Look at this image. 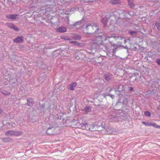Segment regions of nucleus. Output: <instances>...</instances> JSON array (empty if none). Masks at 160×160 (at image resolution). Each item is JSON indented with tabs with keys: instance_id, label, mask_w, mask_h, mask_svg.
I'll return each mask as SVG.
<instances>
[{
	"instance_id": "obj_26",
	"label": "nucleus",
	"mask_w": 160,
	"mask_h": 160,
	"mask_svg": "<svg viewBox=\"0 0 160 160\" xmlns=\"http://www.w3.org/2000/svg\"><path fill=\"white\" fill-rule=\"evenodd\" d=\"M71 42L72 43H74L75 44H76V42Z\"/></svg>"
},
{
	"instance_id": "obj_9",
	"label": "nucleus",
	"mask_w": 160,
	"mask_h": 160,
	"mask_svg": "<svg viewBox=\"0 0 160 160\" xmlns=\"http://www.w3.org/2000/svg\"><path fill=\"white\" fill-rule=\"evenodd\" d=\"M6 135H15L16 134V132L12 131H9L7 132L6 133Z\"/></svg>"
},
{
	"instance_id": "obj_2",
	"label": "nucleus",
	"mask_w": 160,
	"mask_h": 160,
	"mask_svg": "<svg viewBox=\"0 0 160 160\" xmlns=\"http://www.w3.org/2000/svg\"><path fill=\"white\" fill-rule=\"evenodd\" d=\"M102 36H98L93 40H92V43L93 44L98 45L102 44L103 43L102 40Z\"/></svg>"
},
{
	"instance_id": "obj_11",
	"label": "nucleus",
	"mask_w": 160,
	"mask_h": 160,
	"mask_svg": "<svg viewBox=\"0 0 160 160\" xmlns=\"http://www.w3.org/2000/svg\"><path fill=\"white\" fill-rule=\"evenodd\" d=\"M102 23H103L104 26H105L106 25V23L107 22V19L106 18H103L102 20Z\"/></svg>"
},
{
	"instance_id": "obj_17",
	"label": "nucleus",
	"mask_w": 160,
	"mask_h": 160,
	"mask_svg": "<svg viewBox=\"0 0 160 160\" xmlns=\"http://www.w3.org/2000/svg\"><path fill=\"white\" fill-rule=\"evenodd\" d=\"M129 5L131 8H133L134 6V5L132 2H129Z\"/></svg>"
},
{
	"instance_id": "obj_15",
	"label": "nucleus",
	"mask_w": 160,
	"mask_h": 160,
	"mask_svg": "<svg viewBox=\"0 0 160 160\" xmlns=\"http://www.w3.org/2000/svg\"><path fill=\"white\" fill-rule=\"evenodd\" d=\"M75 40H79L81 38V37L79 35H76L73 38Z\"/></svg>"
},
{
	"instance_id": "obj_10",
	"label": "nucleus",
	"mask_w": 160,
	"mask_h": 160,
	"mask_svg": "<svg viewBox=\"0 0 160 160\" xmlns=\"http://www.w3.org/2000/svg\"><path fill=\"white\" fill-rule=\"evenodd\" d=\"M10 25H11V28H13V29L16 30V31H18V28L16 27V26H14L13 24H12L11 23H8V26H10Z\"/></svg>"
},
{
	"instance_id": "obj_21",
	"label": "nucleus",
	"mask_w": 160,
	"mask_h": 160,
	"mask_svg": "<svg viewBox=\"0 0 160 160\" xmlns=\"http://www.w3.org/2000/svg\"><path fill=\"white\" fill-rule=\"evenodd\" d=\"M113 37L112 36V37H107L105 38V40H106L108 39H109Z\"/></svg>"
},
{
	"instance_id": "obj_6",
	"label": "nucleus",
	"mask_w": 160,
	"mask_h": 160,
	"mask_svg": "<svg viewBox=\"0 0 160 160\" xmlns=\"http://www.w3.org/2000/svg\"><path fill=\"white\" fill-rule=\"evenodd\" d=\"M18 15L17 14L15 15H8L6 16V17L10 19H15L17 18Z\"/></svg>"
},
{
	"instance_id": "obj_5",
	"label": "nucleus",
	"mask_w": 160,
	"mask_h": 160,
	"mask_svg": "<svg viewBox=\"0 0 160 160\" xmlns=\"http://www.w3.org/2000/svg\"><path fill=\"white\" fill-rule=\"evenodd\" d=\"M13 41L17 43L22 42L23 41V39L22 37H18L17 38L13 40Z\"/></svg>"
},
{
	"instance_id": "obj_1",
	"label": "nucleus",
	"mask_w": 160,
	"mask_h": 160,
	"mask_svg": "<svg viewBox=\"0 0 160 160\" xmlns=\"http://www.w3.org/2000/svg\"><path fill=\"white\" fill-rule=\"evenodd\" d=\"M105 122H102V123H98L97 125L94 124L89 125L87 123H83L82 127L83 129L91 131H101L105 129Z\"/></svg>"
},
{
	"instance_id": "obj_19",
	"label": "nucleus",
	"mask_w": 160,
	"mask_h": 160,
	"mask_svg": "<svg viewBox=\"0 0 160 160\" xmlns=\"http://www.w3.org/2000/svg\"><path fill=\"white\" fill-rule=\"evenodd\" d=\"M156 26L157 27V28L158 29H160V24L159 23H157L156 24Z\"/></svg>"
},
{
	"instance_id": "obj_12",
	"label": "nucleus",
	"mask_w": 160,
	"mask_h": 160,
	"mask_svg": "<svg viewBox=\"0 0 160 160\" xmlns=\"http://www.w3.org/2000/svg\"><path fill=\"white\" fill-rule=\"evenodd\" d=\"M151 126H152L153 127L155 128H159V125H158L156 123H151Z\"/></svg>"
},
{
	"instance_id": "obj_24",
	"label": "nucleus",
	"mask_w": 160,
	"mask_h": 160,
	"mask_svg": "<svg viewBox=\"0 0 160 160\" xmlns=\"http://www.w3.org/2000/svg\"><path fill=\"white\" fill-rule=\"evenodd\" d=\"M2 109H0V113H1L2 112Z\"/></svg>"
},
{
	"instance_id": "obj_16",
	"label": "nucleus",
	"mask_w": 160,
	"mask_h": 160,
	"mask_svg": "<svg viewBox=\"0 0 160 160\" xmlns=\"http://www.w3.org/2000/svg\"><path fill=\"white\" fill-rule=\"evenodd\" d=\"M2 93L5 95H9L10 94V93L9 92L4 91H2Z\"/></svg>"
},
{
	"instance_id": "obj_28",
	"label": "nucleus",
	"mask_w": 160,
	"mask_h": 160,
	"mask_svg": "<svg viewBox=\"0 0 160 160\" xmlns=\"http://www.w3.org/2000/svg\"><path fill=\"white\" fill-rule=\"evenodd\" d=\"M159 128H160V126H159Z\"/></svg>"
},
{
	"instance_id": "obj_3",
	"label": "nucleus",
	"mask_w": 160,
	"mask_h": 160,
	"mask_svg": "<svg viewBox=\"0 0 160 160\" xmlns=\"http://www.w3.org/2000/svg\"><path fill=\"white\" fill-rule=\"evenodd\" d=\"M86 28L87 30H89L90 31L92 32L94 30H95L94 32L96 33L97 32L96 30L98 29V27L96 24H93L92 25L90 24L87 26Z\"/></svg>"
},
{
	"instance_id": "obj_18",
	"label": "nucleus",
	"mask_w": 160,
	"mask_h": 160,
	"mask_svg": "<svg viewBox=\"0 0 160 160\" xmlns=\"http://www.w3.org/2000/svg\"><path fill=\"white\" fill-rule=\"evenodd\" d=\"M137 33V32L136 31H132L130 32V34L131 35H132L134 34H136Z\"/></svg>"
},
{
	"instance_id": "obj_23",
	"label": "nucleus",
	"mask_w": 160,
	"mask_h": 160,
	"mask_svg": "<svg viewBox=\"0 0 160 160\" xmlns=\"http://www.w3.org/2000/svg\"><path fill=\"white\" fill-rule=\"evenodd\" d=\"M133 88H130V91L132 90H133Z\"/></svg>"
},
{
	"instance_id": "obj_20",
	"label": "nucleus",
	"mask_w": 160,
	"mask_h": 160,
	"mask_svg": "<svg viewBox=\"0 0 160 160\" xmlns=\"http://www.w3.org/2000/svg\"><path fill=\"white\" fill-rule=\"evenodd\" d=\"M157 62L158 65H160V59H158L157 60Z\"/></svg>"
},
{
	"instance_id": "obj_22",
	"label": "nucleus",
	"mask_w": 160,
	"mask_h": 160,
	"mask_svg": "<svg viewBox=\"0 0 160 160\" xmlns=\"http://www.w3.org/2000/svg\"><path fill=\"white\" fill-rule=\"evenodd\" d=\"M105 79L107 80H109L110 79V78L108 77H105Z\"/></svg>"
},
{
	"instance_id": "obj_14",
	"label": "nucleus",
	"mask_w": 160,
	"mask_h": 160,
	"mask_svg": "<svg viewBox=\"0 0 160 160\" xmlns=\"http://www.w3.org/2000/svg\"><path fill=\"white\" fill-rule=\"evenodd\" d=\"M144 114L145 116L148 117H150L151 116V113L148 111L145 112Z\"/></svg>"
},
{
	"instance_id": "obj_27",
	"label": "nucleus",
	"mask_w": 160,
	"mask_h": 160,
	"mask_svg": "<svg viewBox=\"0 0 160 160\" xmlns=\"http://www.w3.org/2000/svg\"><path fill=\"white\" fill-rule=\"evenodd\" d=\"M10 26H9V27H10V28H11V26H12L11 25H10Z\"/></svg>"
},
{
	"instance_id": "obj_7",
	"label": "nucleus",
	"mask_w": 160,
	"mask_h": 160,
	"mask_svg": "<svg viewBox=\"0 0 160 160\" xmlns=\"http://www.w3.org/2000/svg\"><path fill=\"white\" fill-rule=\"evenodd\" d=\"M76 82H74L72 84H70L68 86V88L71 90H73L74 89V87L76 86Z\"/></svg>"
},
{
	"instance_id": "obj_25",
	"label": "nucleus",
	"mask_w": 160,
	"mask_h": 160,
	"mask_svg": "<svg viewBox=\"0 0 160 160\" xmlns=\"http://www.w3.org/2000/svg\"><path fill=\"white\" fill-rule=\"evenodd\" d=\"M112 1H113V2H114V4H115V3H116V2H116V1L115 0H113Z\"/></svg>"
},
{
	"instance_id": "obj_4",
	"label": "nucleus",
	"mask_w": 160,
	"mask_h": 160,
	"mask_svg": "<svg viewBox=\"0 0 160 160\" xmlns=\"http://www.w3.org/2000/svg\"><path fill=\"white\" fill-rule=\"evenodd\" d=\"M67 31V28L64 27H61L58 28L56 29V31L57 32H65Z\"/></svg>"
},
{
	"instance_id": "obj_13",
	"label": "nucleus",
	"mask_w": 160,
	"mask_h": 160,
	"mask_svg": "<svg viewBox=\"0 0 160 160\" xmlns=\"http://www.w3.org/2000/svg\"><path fill=\"white\" fill-rule=\"evenodd\" d=\"M142 123L146 126H151V123H149V122H142Z\"/></svg>"
},
{
	"instance_id": "obj_8",
	"label": "nucleus",
	"mask_w": 160,
	"mask_h": 160,
	"mask_svg": "<svg viewBox=\"0 0 160 160\" xmlns=\"http://www.w3.org/2000/svg\"><path fill=\"white\" fill-rule=\"evenodd\" d=\"M82 111H84L85 112H89L91 111L90 108L88 106H86L84 109L82 110Z\"/></svg>"
}]
</instances>
